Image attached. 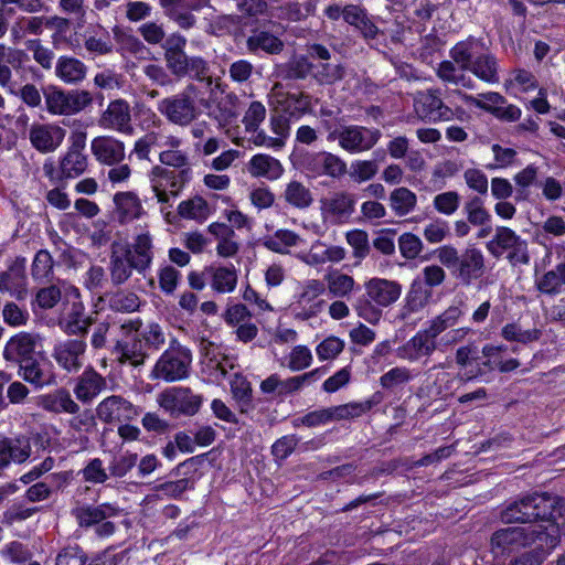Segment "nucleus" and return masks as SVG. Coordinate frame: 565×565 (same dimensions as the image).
Here are the masks:
<instances>
[{"instance_id":"1","label":"nucleus","mask_w":565,"mask_h":565,"mask_svg":"<svg viewBox=\"0 0 565 565\" xmlns=\"http://www.w3.org/2000/svg\"><path fill=\"white\" fill-rule=\"evenodd\" d=\"M501 521L529 525L494 531L490 537L494 557L510 555L535 543L554 550L561 542V532L565 533V499L548 493L525 495L501 512Z\"/></svg>"},{"instance_id":"2","label":"nucleus","mask_w":565,"mask_h":565,"mask_svg":"<svg viewBox=\"0 0 565 565\" xmlns=\"http://www.w3.org/2000/svg\"><path fill=\"white\" fill-rule=\"evenodd\" d=\"M188 40L179 32L167 36L162 43L163 60L168 72L177 78L212 83L209 62L200 55H189L185 52Z\"/></svg>"},{"instance_id":"3","label":"nucleus","mask_w":565,"mask_h":565,"mask_svg":"<svg viewBox=\"0 0 565 565\" xmlns=\"http://www.w3.org/2000/svg\"><path fill=\"white\" fill-rule=\"evenodd\" d=\"M435 255L451 277L465 286L471 285L484 274V256L477 247H467L459 253L452 245H444L435 250Z\"/></svg>"},{"instance_id":"4","label":"nucleus","mask_w":565,"mask_h":565,"mask_svg":"<svg viewBox=\"0 0 565 565\" xmlns=\"http://www.w3.org/2000/svg\"><path fill=\"white\" fill-rule=\"evenodd\" d=\"M198 94L199 87L190 83L182 92L162 98L157 109L170 124L188 127L201 115Z\"/></svg>"},{"instance_id":"5","label":"nucleus","mask_w":565,"mask_h":565,"mask_svg":"<svg viewBox=\"0 0 565 565\" xmlns=\"http://www.w3.org/2000/svg\"><path fill=\"white\" fill-rule=\"evenodd\" d=\"M471 42H459L450 50V56L461 71H470L479 79L488 83H499V65L491 54L473 56Z\"/></svg>"},{"instance_id":"6","label":"nucleus","mask_w":565,"mask_h":565,"mask_svg":"<svg viewBox=\"0 0 565 565\" xmlns=\"http://www.w3.org/2000/svg\"><path fill=\"white\" fill-rule=\"evenodd\" d=\"M192 363L191 351L180 344L171 345L157 361L151 376L166 382H175L189 376Z\"/></svg>"},{"instance_id":"7","label":"nucleus","mask_w":565,"mask_h":565,"mask_svg":"<svg viewBox=\"0 0 565 565\" xmlns=\"http://www.w3.org/2000/svg\"><path fill=\"white\" fill-rule=\"evenodd\" d=\"M487 250L495 258L508 252L507 258L512 265L530 262L527 242L507 226H498L491 241L486 245Z\"/></svg>"},{"instance_id":"8","label":"nucleus","mask_w":565,"mask_h":565,"mask_svg":"<svg viewBox=\"0 0 565 565\" xmlns=\"http://www.w3.org/2000/svg\"><path fill=\"white\" fill-rule=\"evenodd\" d=\"M46 110L52 115H74L93 103V96L87 90L73 89L65 92L55 86H50L44 92Z\"/></svg>"},{"instance_id":"9","label":"nucleus","mask_w":565,"mask_h":565,"mask_svg":"<svg viewBox=\"0 0 565 565\" xmlns=\"http://www.w3.org/2000/svg\"><path fill=\"white\" fill-rule=\"evenodd\" d=\"M382 132L377 128L349 125L329 134V140H338L340 147L350 153H360L371 150L381 139Z\"/></svg>"},{"instance_id":"10","label":"nucleus","mask_w":565,"mask_h":565,"mask_svg":"<svg viewBox=\"0 0 565 565\" xmlns=\"http://www.w3.org/2000/svg\"><path fill=\"white\" fill-rule=\"evenodd\" d=\"M373 401H366L364 403H349L329 408L317 409L307 413L300 418L294 419L292 425L296 428L299 426L316 427L332 420L359 417L362 414L369 412L373 407Z\"/></svg>"},{"instance_id":"11","label":"nucleus","mask_w":565,"mask_h":565,"mask_svg":"<svg viewBox=\"0 0 565 565\" xmlns=\"http://www.w3.org/2000/svg\"><path fill=\"white\" fill-rule=\"evenodd\" d=\"M13 72L21 79H25L28 73L38 74V70L30 64L29 54L24 50L0 43V87L9 88L12 92L14 87Z\"/></svg>"},{"instance_id":"12","label":"nucleus","mask_w":565,"mask_h":565,"mask_svg":"<svg viewBox=\"0 0 565 565\" xmlns=\"http://www.w3.org/2000/svg\"><path fill=\"white\" fill-rule=\"evenodd\" d=\"M190 172L154 166L151 169L150 181L159 203H169L170 196H178L184 185L191 180Z\"/></svg>"},{"instance_id":"13","label":"nucleus","mask_w":565,"mask_h":565,"mask_svg":"<svg viewBox=\"0 0 565 565\" xmlns=\"http://www.w3.org/2000/svg\"><path fill=\"white\" fill-rule=\"evenodd\" d=\"M414 109L420 119L429 121H449L455 118L457 113H463L460 107L452 109L447 106L443 102L441 92L438 88L417 92L414 97Z\"/></svg>"},{"instance_id":"14","label":"nucleus","mask_w":565,"mask_h":565,"mask_svg":"<svg viewBox=\"0 0 565 565\" xmlns=\"http://www.w3.org/2000/svg\"><path fill=\"white\" fill-rule=\"evenodd\" d=\"M158 404L171 416L195 415L202 404V397L194 394L189 387H170L158 395Z\"/></svg>"},{"instance_id":"15","label":"nucleus","mask_w":565,"mask_h":565,"mask_svg":"<svg viewBox=\"0 0 565 565\" xmlns=\"http://www.w3.org/2000/svg\"><path fill=\"white\" fill-rule=\"evenodd\" d=\"M71 146L60 160V178L74 179L82 175L87 169V156L84 154L86 147V132L74 131L71 137Z\"/></svg>"},{"instance_id":"16","label":"nucleus","mask_w":565,"mask_h":565,"mask_svg":"<svg viewBox=\"0 0 565 565\" xmlns=\"http://www.w3.org/2000/svg\"><path fill=\"white\" fill-rule=\"evenodd\" d=\"M139 414V408L120 395H110L96 407L97 418L105 424L129 422Z\"/></svg>"},{"instance_id":"17","label":"nucleus","mask_w":565,"mask_h":565,"mask_svg":"<svg viewBox=\"0 0 565 565\" xmlns=\"http://www.w3.org/2000/svg\"><path fill=\"white\" fill-rule=\"evenodd\" d=\"M355 195L347 191L333 192L320 200V211L323 220L333 224L349 221L354 212Z\"/></svg>"},{"instance_id":"18","label":"nucleus","mask_w":565,"mask_h":565,"mask_svg":"<svg viewBox=\"0 0 565 565\" xmlns=\"http://www.w3.org/2000/svg\"><path fill=\"white\" fill-rule=\"evenodd\" d=\"M42 347V338L38 333L19 332L11 337L7 342L3 351L6 361L15 365L23 363L26 359H31L39 353Z\"/></svg>"},{"instance_id":"19","label":"nucleus","mask_w":565,"mask_h":565,"mask_svg":"<svg viewBox=\"0 0 565 565\" xmlns=\"http://www.w3.org/2000/svg\"><path fill=\"white\" fill-rule=\"evenodd\" d=\"M302 167L313 178L321 175L340 178L347 172V163L340 157L326 151L307 154Z\"/></svg>"},{"instance_id":"20","label":"nucleus","mask_w":565,"mask_h":565,"mask_svg":"<svg viewBox=\"0 0 565 565\" xmlns=\"http://www.w3.org/2000/svg\"><path fill=\"white\" fill-rule=\"evenodd\" d=\"M66 130L56 124H33L29 130V140L41 153L55 151L64 141Z\"/></svg>"},{"instance_id":"21","label":"nucleus","mask_w":565,"mask_h":565,"mask_svg":"<svg viewBox=\"0 0 565 565\" xmlns=\"http://www.w3.org/2000/svg\"><path fill=\"white\" fill-rule=\"evenodd\" d=\"M86 348L85 339H67L54 347L52 355L60 367L68 373H75L83 366Z\"/></svg>"},{"instance_id":"22","label":"nucleus","mask_w":565,"mask_h":565,"mask_svg":"<svg viewBox=\"0 0 565 565\" xmlns=\"http://www.w3.org/2000/svg\"><path fill=\"white\" fill-rule=\"evenodd\" d=\"M106 388V377L89 365L75 379L73 392L81 403L90 404Z\"/></svg>"},{"instance_id":"23","label":"nucleus","mask_w":565,"mask_h":565,"mask_svg":"<svg viewBox=\"0 0 565 565\" xmlns=\"http://www.w3.org/2000/svg\"><path fill=\"white\" fill-rule=\"evenodd\" d=\"M100 127L114 129L122 134L131 135L134 128L131 126L130 106L124 99H115L109 103L106 110L98 119Z\"/></svg>"},{"instance_id":"24","label":"nucleus","mask_w":565,"mask_h":565,"mask_svg":"<svg viewBox=\"0 0 565 565\" xmlns=\"http://www.w3.org/2000/svg\"><path fill=\"white\" fill-rule=\"evenodd\" d=\"M119 249L132 262L135 270L143 274L153 259L152 239L148 233L139 234L131 244H119Z\"/></svg>"},{"instance_id":"25","label":"nucleus","mask_w":565,"mask_h":565,"mask_svg":"<svg viewBox=\"0 0 565 565\" xmlns=\"http://www.w3.org/2000/svg\"><path fill=\"white\" fill-rule=\"evenodd\" d=\"M90 150L96 160L106 166L119 164L125 159V145L114 137L99 136L94 138Z\"/></svg>"},{"instance_id":"26","label":"nucleus","mask_w":565,"mask_h":565,"mask_svg":"<svg viewBox=\"0 0 565 565\" xmlns=\"http://www.w3.org/2000/svg\"><path fill=\"white\" fill-rule=\"evenodd\" d=\"M98 302H104L110 311L122 315L137 312L141 306V299L136 292L121 288L106 291L98 298Z\"/></svg>"},{"instance_id":"27","label":"nucleus","mask_w":565,"mask_h":565,"mask_svg":"<svg viewBox=\"0 0 565 565\" xmlns=\"http://www.w3.org/2000/svg\"><path fill=\"white\" fill-rule=\"evenodd\" d=\"M436 349V340H434L425 330H420L397 349V356L409 362H415L422 356L431 355Z\"/></svg>"},{"instance_id":"28","label":"nucleus","mask_w":565,"mask_h":565,"mask_svg":"<svg viewBox=\"0 0 565 565\" xmlns=\"http://www.w3.org/2000/svg\"><path fill=\"white\" fill-rule=\"evenodd\" d=\"M31 456V443L26 436L0 439V469L10 462L22 463Z\"/></svg>"},{"instance_id":"29","label":"nucleus","mask_w":565,"mask_h":565,"mask_svg":"<svg viewBox=\"0 0 565 565\" xmlns=\"http://www.w3.org/2000/svg\"><path fill=\"white\" fill-rule=\"evenodd\" d=\"M18 366L19 374L23 380L35 386L42 387L52 382L53 374L42 352L31 359H26L23 363H19Z\"/></svg>"},{"instance_id":"30","label":"nucleus","mask_w":565,"mask_h":565,"mask_svg":"<svg viewBox=\"0 0 565 565\" xmlns=\"http://www.w3.org/2000/svg\"><path fill=\"white\" fill-rule=\"evenodd\" d=\"M365 287L366 296L381 307H387L395 302L402 292L398 282L381 278L371 279Z\"/></svg>"},{"instance_id":"31","label":"nucleus","mask_w":565,"mask_h":565,"mask_svg":"<svg viewBox=\"0 0 565 565\" xmlns=\"http://www.w3.org/2000/svg\"><path fill=\"white\" fill-rule=\"evenodd\" d=\"M269 97L286 110L291 109V114H305L311 110V97L306 93H289L284 90L280 83H276L269 94Z\"/></svg>"},{"instance_id":"32","label":"nucleus","mask_w":565,"mask_h":565,"mask_svg":"<svg viewBox=\"0 0 565 565\" xmlns=\"http://www.w3.org/2000/svg\"><path fill=\"white\" fill-rule=\"evenodd\" d=\"M39 405L54 414H71L75 415L79 413V405L73 399L71 393L65 388H58L54 392L43 395L40 399Z\"/></svg>"},{"instance_id":"33","label":"nucleus","mask_w":565,"mask_h":565,"mask_svg":"<svg viewBox=\"0 0 565 565\" xmlns=\"http://www.w3.org/2000/svg\"><path fill=\"white\" fill-rule=\"evenodd\" d=\"M118 513V508L103 503L99 505H83L74 511V515L82 527L97 526L100 522Z\"/></svg>"},{"instance_id":"34","label":"nucleus","mask_w":565,"mask_h":565,"mask_svg":"<svg viewBox=\"0 0 565 565\" xmlns=\"http://www.w3.org/2000/svg\"><path fill=\"white\" fill-rule=\"evenodd\" d=\"M110 281L114 286L124 285L132 275V262L119 249V243L111 244L109 260Z\"/></svg>"},{"instance_id":"35","label":"nucleus","mask_w":565,"mask_h":565,"mask_svg":"<svg viewBox=\"0 0 565 565\" xmlns=\"http://www.w3.org/2000/svg\"><path fill=\"white\" fill-rule=\"evenodd\" d=\"M246 47L253 54H279L284 50V42L273 33L255 30L246 40Z\"/></svg>"},{"instance_id":"36","label":"nucleus","mask_w":565,"mask_h":565,"mask_svg":"<svg viewBox=\"0 0 565 565\" xmlns=\"http://www.w3.org/2000/svg\"><path fill=\"white\" fill-rule=\"evenodd\" d=\"M25 260L15 259L8 270L0 273V290L17 291L18 298L25 294Z\"/></svg>"},{"instance_id":"37","label":"nucleus","mask_w":565,"mask_h":565,"mask_svg":"<svg viewBox=\"0 0 565 565\" xmlns=\"http://www.w3.org/2000/svg\"><path fill=\"white\" fill-rule=\"evenodd\" d=\"M238 96L231 92L222 97L209 116L214 119L220 127L224 128L231 125L239 115L238 113Z\"/></svg>"},{"instance_id":"38","label":"nucleus","mask_w":565,"mask_h":565,"mask_svg":"<svg viewBox=\"0 0 565 565\" xmlns=\"http://www.w3.org/2000/svg\"><path fill=\"white\" fill-rule=\"evenodd\" d=\"M114 203L120 223L132 221L141 215L142 206L134 192L116 193L114 195Z\"/></svg>"},{"instance_id":"39","label":"nucleus","mask_w":565,"mask_h":565,"mask_svg":"<svg viewBox=\"0 0 565 565\" xmlns=\"http://www.w3.org/2000/svg\"><path fill=\"white\" fill-rule=\"evenodd\" d=\"M86 71L85 64L75 57L61 56L55 65L56 76L67 84H77L83 81Z\"/></svg>"},{"instance_id":"40","label":"nucleus","mask_w":565,"mask_h":565,"mask_svg":"<svg viewBox=\"0 0 565 565\" xmlns=\"http://www.w3.org/2000/svg\"><path fill=\"white\" fill-rule=\"evenodd\" d=\"M249 172L254 177H264L277 180L281 177L284 168L279 160L268 154H256L249 161Z\"/></svg>"},{"instance_id":"41","label":"nucleus","mask_w":565,"mask_h":565,"mask_svg":"<svg viewBox=\"0 0 565 565\" xmlns=\"http://www.w3.org/2000/svg\"><path fill=\"white\" fill-rule=\"evenodd\" d=\"M282 198L287 204L299 210L308 209L313 202L310 189L296 180L286 185Z\"/></svg>"},{"instance_id":"42","label":"nucleus","mask_w":565,"mask_h":565,"mask_svg":"<svg viewBox=\"0 0 565 565\" xmlns=\"http://www.w3.org/2000/svg\"><path fill=\"white\" fill-rule=\"evenodd\" d=\"M417 204L416 194L408 188H396L391 192L390 206L397 216H405L414 211Z\"/></svg>"},{"instance_id":"43","label":"nucleus","mask_w":565,"mask_h":565,"mask_svg":"<svg viewBox=\"0 0 565 565\" xmlns=\"http://www.w3.org/2000/svg\"><path fill=\"white\" fill-rule=\"evenodd\" d=\"M480 96L494 105L491 114L498 119L511 122L516 121L521 117V109L519 107L514 105L503 106L505 98L501 94L490 92Z\"/></svg>"},{"instance_id":"44","label":"nucleus","mask_w":565,"mask_h":565,"mask_svg":"<svg viewBox=\"0 0 565 565\" xmlns=\"http://www.w3.org/2000/svg\"><path fill=\"white\" fill-rule=\"evenodd\" d=\"M329 292L337 298H344L350 295L355 286L352 276L334 270L324 277Z\"/></svg>"},{"instance_id":"45","label":"nucleus","mask_w":565,"mask_h":565,"mask_svg":"<svg viewBox=\"0 0 565 565\" xmlns=\"http://www.w3.org/2000/svg\"><path fill=\"white\" fill-rule=\"evenodd\" d=\"M115 349L120 353L118 359L120 363L128 362L134 366L142 365L148 356L146 347L140 339L135 340L131 344H122L118 341Z\"/></svg>"},{"instance_id":"46","label":"nucleus","mask_w":565,"mask_h":565,"mask_svg":"<svg viewBox=\"0 0 565 565\" xmlns=\"http://www.w3.org/2000/svg\"><path fill=\"white\" fill-rule=\"evenodd\" d=\"M231 392L238 403L242 413H246L252 404V386L247 379L238 373L231 380Z\"/></svg>"},{"instance_id":"47","label":"nucleus","mask_w":565,"mask_h":565,"mask_svg":"<svg viewBox=\"0 0 565 565\" xmlns=\"http://www.w3.org/2000/svg\"><path fill=\"white\" fill-rule=\"evenodd\" d=\"M537 174L539 168L533 164H529L514 175L513 180L516 185V201H525L529 199V188L536 183Z\"/></svg>"},{"instance_id":"48","label":"nucleus","mask_w":565,"mask_h":565,"mask_svg":"<svg viewBox=\"0 0 565 565\" xmlns=\"http://www.w3.org/2000/svg\"><path fill=\"white\" fill-rule=\"evenodd\" d=\"M160 166L192 174L190 158L186 152L179 149H167L159 154Z\"/></svg>"},{"instance_id":"49","label":"nucleus","mask_w":565,"mask_h":565,"mask_svg":"<svg viewBox=\"0 0 565 565\" xmlns=\"http://www.w3.org/2000/svg\"><path fill=\"white\" fill-rule=\"evenodd\" d=\"M212 270V288L217 292H231L237 282L236 270L232 267H217Z\"/></svg>"},{"instance_id":"50","label":"nucleus","mask_w":565,"mask_h":565,"mask_svg":"<svg viewBox=\"0 0 565 565\" xmlns=\"http://www.w3.org/2000/svg\"><path fill=\"white\" fill-rule=\"evenodd\" d=\"M437 75L444 82L461 85L469 89L475 88L473 81L470 77H467L462 72L459 73L454 62H441L438 66Z\"/></svg>"},{"instance_id":"51","label":"nucleus","mask_w":565,"mask_h":565,"mask_svg":"<svg viewBox=\"0 0 565 565\" xmlns=\"http://www.w3.org/2000/svg\"><path fill=\"white\" fill-rule=\"evenodd\" d=\"M467 220L471 225L483 226L489 224L491 215L486 210L483 201L479 196H472L463 205Z\"/></svg>"},{"instance_id":"52","label":"nucleus","mask_w":565,"mask_h":565,"mask_svg":"<svg viewBox=\"0 0 565 565\" xmlns=\"http://www.w3.org/2000/svg\"><path fill=\"white\" fill-rule=\"evenodd\" d=\"M501 334L508 341H516L526 344L537 341L542 335V331L536 328L523 330L516 323H509L502 328Z\"/></svg>"},{"instance_id":"53","label":"nucleus","mask_w":565,"mask_h":565,"mask_svg":"<svg viewBox=\"0 0 565 565\" xmlns=\"http://www.w3.org/2000/svg\"><path fill=\"white\" fill-rule=\"evenodd\" d=\"M179 214L184 218H205L209 212L207 203L200 196L183 201L178 207Z\"/></svg>"},{"instance_id":"54","label":"nucleus","mask_w":565,"mask_h":565,"mask_svg":"<svg viewBox=\"0 0 565 565\" xmlns=\"http://www.w3.org/2000/svg\"><path fill=\"white\" fill-rule=\"evenodd\" d=\"M311 67L312 65L306 57H297L281 68V77L284 79H303L310 73Z\"/></svg>"},{"instance_id":"55","label":"nucleus","mask_w":565,"mask_h":565,"mask_svg":"<svg viewBox=\"0 0 565 565\" xmlns=\"http://www.w3.org/2000/svg\"><path fill=\"white\" fill-rule=\"evenodd\" d=\"M28 50L32 52L33 60L42 68L46 71L52 70L55 54L51 49L44 46L42 42L39 39H36L29 41Z\"/></svg>"},{"instance_id":"56","label":"nucleus","mask_w":565,"mask_h":565,"mask_svg":"<svg viewBox=\"0 0 565 565\" xmlns=\"http://www.w3.org/2000/svg\"><path fill=\"white\" fill-rule=\"evenodd\" d=\"M553 550H547L544 544L524 552L512 558L508 565H542Z\"/></svg>"},{"instance_id":"57","label":"nucleus","mask_w":565,"mask_h":565,"mask_svg":"<svg viewBox=\"0 0 565 565\" xmlns=\"http://www.w3.org/2000/svg\"><path fill=\"white\" fill-rule=\"evenodd\" d=\"M379 171L375 160H358L350 167V177L355 182H364L371 180Z\"/></svg>"},{"instance_id":"58","label":"nucleus","mask_w":565,"mask_h":565,"mask_svg":"<svg viewBox=\"0 0 565 565\" xmlns=\"http://www.w3.org/2000/svg\"><path fill=\"white\" fill-rule=\"evenodd\" d=\"M265 117V106L260 102H252L243 118L246 131L256 132Z\"/></svg>"},{"instance_id":"59","label":"nucleus","mask_w":565,"mask_h":565,"mask_svg":"<svg viewBox=\"0 0 565 565\" xmlns=\"http://www.w3.org/2000/svg\"><path fill=\"white\" fill-rule=\"evenodd\" d=\"M373 302L374 301L370 297L364 296L356 300L354 307L360 318L364 319L371 324H376L382 317V310L375 307Z\"/></svg>"},{"instance_id":"60","label":"nucleus","mask_w":565,"mask_h":565,"mask_svg":"<svg viewBox=\"0 0 565 565\" xmlns=\"http://www.w3.org/2000/svg\"><path fill=\"white\" fill-rule=\"evenodd\" d=\"M460 203V196L456 191H448L437 194L434 198V207L441 214L451 215L454 214Z\"/></svg>"},{"instance_id":"61","label":"nucleus","mask_w":565,"mask_h":565,"mask_svg":"<svg viewBox=\"0 0 565 565\" xmlns=\"http://www.w3.org/2000/svg\"><path fill=\"white\" fill-rule=\"evenodd\" d=\"M142 39L151 45L161 44L166 41V32L162 24L157 22H146L138 28Z\"/></svg>"},{"instance_id":"62","label":"nucleus","mask_w":565,"mask_h":565,"mask_svg":"<svg viewBox=\"0 0 565 565\" xmlns=\"http://www.w3.org/2000/svg\"><path fill=\"white\" fill-rule=\"evenodd\" d=\"M401 254L407 259H414L422 252L423 244L418 236L405 233L398 238Z\"/></svg>"},{"instance_id":"63","label":"nucleus","mask_w":565,"mask_h":565,"mask_svg":"<svg viewBox=\"0 0 565 565\" xmlns=\"http://www.w3.org/2000/svg\"><path fill=\"white\" fill-rule=\"evenodd\" d=\"M0 554L12 563H24L32 556L30 550L19 541L8 543Z\"/></svg>"},{"instance_id":"64","label":"nucleus","mask_w":565,"mask_h":565,"mask_svg":"<svg viewBox=\"0 0 565 565\" xmlns=\"http://www.w3.org/2000/svg\"><path fill=\"white\" fill-rule=\"evenodd\" d=\"M87 556L77 545L64 547L56 556L55 565H84Z\"/></svg>"}]
</instances>
